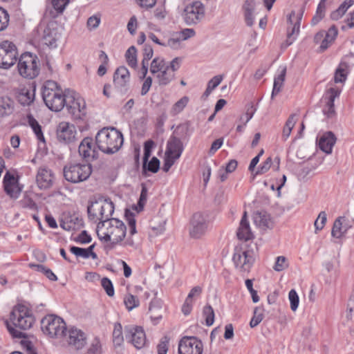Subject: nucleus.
I'll return each mask as SVG.
<instances>
[{
  "label": "nucleus",
  "mask_w": 354,
  "mask_h": 354,
  "mask_svg": "<svg viewBox=\"0 0 354 354\" xmlns=\"http://www.w3.org/2000/svg\"><path fill=\"white\" fill-rule=\"evenodd\" d=\"M154 146V142L152 140H147L144 145L143 162H148L151 154V150Z\"/></svg>",
  "instance_id": "774afa93"
},
{
  "label": "nucleus",
  "mask_w": 354,
  "mask_h": 354,
  "mask_svg": "<svg viewBox=\"0 0 354 354\" xmlns=\"http://www.w3.org/2000/svg\"><path fill=\"white\" fill-rule=\"evenodd\" d=\"M53 174L50 169L44 167L38 169L36 182L40 189H46L53 185Z\"/></svg>",
  "instance_id": "4be33fe9"
},
{
  "label": "nucleus",
  "mask_w": 354,
  "mask_h": 354,
  "mask_svg": "<svg viewBox=\"0 0 354 354\" xmlns=\"http://www.w3.org/2000/svg\"><path fill=\"white\" fill-rule=\"evenodd\" d=\"M68 333V344L70 345L73 346L76 349H81L85 346L86 343V336L81 330L71 328Z\"/></svg>",
  "instance_id": "a878e982"
},
{
  "label": "nucleus",
  "mask_w": 354,
  "mask_h": 354,
  "mask_svg": "<svg viewBox=\"0 0 354 354\" xmlns=\"http://www.w3.org/2000/svg\"><path fill=\"white\" fill-rule=\"evenodd\" d=\"M97 207L100 212V216H101V221L97 223V230H101L113 218L111 216L114 212L115 207L111 200L106 199L102 203H98V207Z\"/></svg>",
  "instance_id": "f3484780"
},
{
  "label": "nucleus",
  "mask_w": 354,
  "mask_h": 354,
  "mask_svg": "<svg viewBox=\"0 0 354 354\" xmlns=\"http://www.w3.org/2000/svg\"><path fill=\"white\" fill-rule=\"evenodd\" d=\"M341 91L337 88H330L325 96L326 104L322 109L323 113L327 118H332L335 114V100L340 95Z\"/></svg>",
  "instance_id": "aec40b11"
},
{
  "label": "nucleus",
  "mask_w": 354,
  "mask_h": 354,
  "mask_svg": "<svg viewBox=\"0 0 354 354\" xmlns=\"http://www.w3.org/2000/svg\"><path fill=\"white\" fill-rule=\"evenodd\" d=\"M101 285L108 296L113 297L114 295V287L112 281L109 278L103 277L101 280Z\"/></svg>",
  "instance_id": "4d7b16f0"
},
{
  "label": "nucleus",
  "mask_w": 354,
  "mask_h": 354,
  "mask_svg": "<svg viewBox=\"0 0 354 354\" xmlns=\"http://www.w3.org/2000/svg\"><path fill=\"white\" fill-rule=\"evenodd\" d=\"M160 160L156 157H153L151 160L147 162H143L142 169L143 172L146 174V171L151 173H157L160 169Z\"/></svg>",
  "instance_id": "79ce46f5"
},
{
  "label": "nucleus",
  "mask_w": 354,
  "mask_h": 354,
  "mask_svg": "<svg viewBox=\"0 0 354 354\" xmlns=\"http://www.w3.org/2000/svg\"><path fill=\"white\" fill-rule=\"evenodd\" d=\"M209 221L201 212L193 214L190 220L189 234L192 238L198 239L204 235L207 230Z\"/></svg>",
  "instance_id": "2eb2a0df"
},
{
  "label": "nucleus",
  "mask_w": 354,
  "mask_h": 354,
  "mask_svg": "<svg viewBox=\"0 0 354 354\" xmlns=\"http://www.w3.org/2000/svg\"><path fill=\"white\" fill-rule=\"evenodd\" d=\"M190 135L189 124L185 122L178 125L171 136L177 137L179 140H181L189 139Z\"/></svg>",
  "instance_id": "4c0bfd02"
},
{
  "label": "nucleus",
  "mask_w": 354,
  "mask_h": 354,
  "mask_svg": "<svg viewBox=\"0 0 354 354\" xmlns=\"http://www.w3.org/2000/svg\"><path fill=\"white\" fill-rule=\"evenodd\" d=\"M124 303L128 310H131L139 306L140 301L137 297L128 294L124 298Z\"/></svg>",
  "instance_id": "8fccbe9b"
},
{
  "label": "nucleus",
  "mask_w": 354,
  "mask_h": 354,
  "mask_svg": "<svg viewBox=\"0 0 354 354\" xmlns=\"http://www.w3.org/2000/svg\"><path fill=\"white\" fill-rule=\"evenodd\" d=\"M336 142L335 134L331 131H328L323 134L319 140V149L326 153H330L332 149Z\"/></svg>",
  "instance_id": "cd10ccee"
},
{
  "label": "nucleus",
  "mask_w": 354,
  "mask_h": 354,
  "mask_svg": "<svg viewBox=\"0 0 354 354\" xmlns=\"http://www.w3.org/2000/svg\"><path fill=\"white\" fill-rule=\"evenodd\" d=\"M304 11L301 10L299 13L295 14V11H292L288 17V23L292 26L291 31H288L287 34V38L285 42L282 44V46L286 48L290 46L296 39L297 35L299 32V28L301 25V21L303 17Z\"/></svg>",
  "instance_id": "dca6fc26"
},
{
  "label": "nucleus",
  "mask_w": 354,
  "mask_h": 354,
  "mask_svg": "<svg viewBox=\"0 0 354 354\" xmlns=\"http://www.w3.org/2000/svg\"><path fill=\"white\" fill-rule=\"evenodd\" d=\"M288 267L287 259L283 256H279L277 258L273 268L275 271L280 272Z\"/></svg>",
  "instance_id": "e2e57ef3"
},
{
  "label": "nucleus",
  "mask_w": 354,
  "mask_h": 354,
  "mask_svg": "<svg viewBox=\"0 0 354 354\" xmlns=\"http://www.w3.org/2000/svg\"><path fill=\"white\" fill-rule=\"evenodd\" d=\"M20 204L24 209H28L34 212L38 211V206L37 203L29 196H25L22 200H21Z\"/></svg>",
  "instance_id": "603ef678"
},
{
  "label": "nucleus",
  "mask_w": 354,
  "mask_h": 354,
  "mask_svg": "<svg viewBox=\"0 0 354 354\" xmlns=\"http://www.w3.org/2000/svg\"><path fill=\"white\" fill-rule=\"evenodd\" d=\"M3 183L4 191L8 196L13 198L19 197L21 189L18 186V180L13 174L7 171L3 177Z\"/></svg>",
  "instance_id": "6ab92c4d"
},
{
  "label": "nucleus",
  "mask_w": 354,
  "mask_h": 354,
  "mask_svg": "<svg viewBox=\"0 0 354 354\" xmlns=\"http://www.w3.org/2000/svg\"><path fill=\"white\" fill-rule=\"evenodd\" d=\"M203 344L201 339L195 336H184L178 343V354H202Z\"/></svg>",
  "instance_id": "ddd939ff"
},
{
  "label": "nucleus",
  "mask_w": 354,
  "mask_h": 354,
  "mask_svg": "<svg viewBox=\"0 0 354 354\" xmlns=\"http://www.w3.org/2000/svg\"><path fill=\"white\" fill-rule=\"evenodd\" d=\"M137 50L135 46H131L128 48L125 53L127 62L131 68L137 66Z\"/></svg>",
  "instance_id": "37998d69"
},
{
  "label": "nucleus",
  "mask_w": 354,
  "mask_h": 354,
  "mask_svg": "<svg viewBox=\"0 0 354 354\" xmlns=\"http://www.w3.org/2000/svg\"><path fill=\"white\" fill-rule=\"evenodd\" d=\"M65 106L74 120H82L86 115L85 100L73 91L68 90Z\"/></svg>",
  "instance_id": "6e6552de"
},
{
  "label": "nucleus",
  "mask_w": 354,
  "mask_h": 354,
  "mask_svg": "<svg viewBox=\"0 0 354 354\" xmlns=\"http://www.w3.org/2000/svg\"><path fill=\"white\" fill-rule=\"evenodd\" d=\"M84 225L82 218L75 214H65L60 221V226L65 230L72 231L80 229Z\"/></svg>",
  "instance_id": "412c9836"
},
{
  "label": "nucleus",
  "mask_w": 354,
  "mask_h": 354,
  "mask_svg": "<svg viewBox=\"0 0 354 354\" xmlns=\"http://www.w3.org/2000/svg\"><path fill=\"white\" fill-rule=\"evenodd\" d=\"M338 35V30L335 25L331 26L327 31H325L324 39L319 47V52L324 53L335 41Z\"/></svg>",
  "instance_id": "bb28decb"
},
{
  "label": "nucleus",
  "mask_w": 354,
  "mask_h": 354,
  "mask_svg": "<svg viewBox=\"0 0 354 354\" xmlns=\"http://www.w3.org/2000/svg\"><path fill=\"white\" fill-rule=\"evenodd\" d=\"M130 74L125 66L118 67L113 75V83L116 88L121 91H126L129 82Z\"/></svg>",
  "instance_id": "5701e85b"
},
{
  "label": "nucleus",
  "mask_w": 354,
  "mask_h": 354,
  "mask_svg": "<svg viewBox=\"0 0 354 354\" xmlns=\"http://www.w3.org/2000/svg\"><path fill=\"white\" fill-rule=\"evenodd\" d=\"M342 217L337 218L334 223L331 231V234L333 237L339 239L342 237L343 232H342V223L341 221Z\"/></svg>",
  "instance_id": "13d9d810"
},
{
  "label": "nucleus",
  "mask_w": 354,
  "mask_h": 354,
  "mask_svg": "<svg viewBox=\"0 0 354 354\" xmlns=\"http://www.w3.org/2000/svg\"><path fill=\"white\" fill-rule=\"evenodd\" d=\"M96 146L93 138L90 137H86L81 141L78 147V152L85 162L91 163V162L98 158L99 152Z\"/></svg>",
  "instance_id": "4468645a"
},
{
  "label": "nucleus",
  "mask_w": 354,
  "mask_h": 354,
  "mask_svg": "<svg viewBox=\"0 0 354 354\" xmlns=\"http://www.w3.org/2000/svg\"><path fill=\"white\" fill-rule=\"evenodd\" d=\"M18 102L23 106H29L35 99V90L30 91L24 88L17 95Z\"/></svg>",
  "instance_id": "72a5a7b5"
},
{
  "label": "nucleus",
  "mask_w": 354,
  "mask_h": 354,
  "mask_svg": "<svg viewBox=\"0 0 354 354\" xmlns=\"http://www.w3.org/2000/svg\"><path fill=\"white\" fill-rule=\"evenodd\" d=\"M165 68L166 64L165 59H160L159 57H156L152 60L151 63L150 72L152 74H156L164 70Z\"/></svg>",
  "instance_id": "de8ad7c7"
},
{
  "label": "nucleus",
  "mask_w": 354,
  "mask_h": 354,
  "mask_svg": "<svg viewBox=\"0 0 354 354\" xmlns=\"http://www.w3.org/2000/svg\"><path fill=\"white\" fill-rule=\"evenodd\" d=\"M96 206L98 207L97 201L91 202L87 207L88 219L93 223L101 221V216H100V212L96 209Z\"/></svg>",
  "instance_id": "a19ab883"
},
{
  "label": "nucleus",
  "mask_w": 354,
  "mask_h": 354,
  "mask_svg": "<svg viewBox=\"0 0 354 354\" xmlns=\"http://www.w3.org/2000/svg\"><path fill=\"white\" fill-rule=\"evenodd\" d=\"M286 73V68H285L281 71V73L278 75V77L274 78L273 88L271 94L272 98H273L281 91V87L285 80Z\"/></svg>",
  "instance_id": "ea45409f"
},
{
  "label": "nucleus",
  "mask_w": 354,
  "mask_h": 354,
  "mask_svg": "<svg viewBox=\"0 0 354 354\" xmlns=\"http://www.w3.org/2000/svg\"><path fill=\"white\" fill-rule=\"evenodd\" d=\"M354 4V0H346L340 4L337 10L332 12L330 18L333 20L337 21L342 18L346 13L347 10Z\"/></svg>",
  "instance_id": "e433bc0d"
},
{
  "label": "nucleus",
  "mask_w": 354,
  "mask_h": 354,
  "mask_svg": "<svg viewBox=\"0 0 354 354\" xmlns=\"http://www.w3.org/2000/svg\"><path fill=\"white\" fill-rule=\"evenodd\" d=\"M263 308L262 307H256L254 310V315L250 322L251 328L258 326L263 319Z\"/></svg>",
  "instance_id": "a18cd8bd"
},
{
  "label": "nucleus",
  "mask_w": 354,
  "mask_h": 354,
  "mask_svg": "<svg viewBox=\"0 0 354 354\" xmlns=\"http://www.w3.org/2000/svg\"><path fill=\"white\" fill-rule=\"evenodd\" d=\"M326 214L325 212L322 211L321 212L319 215H318V217L316 219V221H315V231H319V230H321L324 228L325 224H326Z\"/></svg>",
  "instance_id": "69168bd1"
},
{
  "label": "nucleus",
  "mask_w": 354,
  "mask_h": 354,
  "mask_svg": "<svg viewBox=\"0 0 354 354\" xmlns=\"http://www.w3.org/2000/svg\"><path fill=\"white\" fill-rule=\"evenodd\" d=\"M68 3L69 0H51L52 6L57 13H62Z\"/></svg>",
  "instance_id": "338daca9"
},
{
  "label": "nucleus",
  "mask_w": 354,
  "mask_h": 354,
  "mask_svg": "<svg viewBox=\"0 0 354 354\" xmlns=\"http://www.w3.org/2000/svg\"><path fill=\"white\" fill-rule=\"evenodd\" d=\"M106 225V232L101 234L100 230H97V234L101 241H111V248H113L124 241L127 234V227L118 218L111 219Z\"/></svg>",
  "instance_id": "20e7f679"
},
{
  "label": "nucleus",
  "mask_w": 354,
  "mask_h": 354,
  "mask_svg": "<svg viewBox=\"0 0 354 354\" xmlns=\"http://www.w3.org/2000/svg\"><path fill=\"white\" fill-rule=\"evenodd\" d=\"M169 337L167 335L162 337L157 345L158 354H167L169 348Z\"/></svg>",
  "instance_id": "864d4df0"
},
{
  "label": "nucleus",
  "mask_w": 354,
  "mask_h": 354,
  "mask_svg": "<svg viewBox=\"0 0 354 354\" xmlns=\"http://www.w3.org/2000/svg\"><path fill=\"white\" fill-rule=\"evenodd\" d=\"M189 102V97L184 96L178 100L172 106L171 113L173 115H176L180 113L184 108L187 106Z\"/></svg>",
  "instance_id": "3c124183"
},
{
  "label": "nucleus",
  "mask_w": 354,
  "mask_h": 354,
  "mask_svg": "<svg viewBox=\"0 0 354 354\" xmlns=\"http://www.w3.org/2000/svg\"><path fill=\"white\" fill-rule=\"evenodd\" d=\"M91 173L92 165L88 162H68L63 168L64 179L73 184L86 180Z\"/></svg>",
  "instance_id": "39448f33"
},
{
  "label": "nucleus",
  "mask_w": 354,
  "mask_h": 354,
  "mask_svg": "<svg viewBox=\"0 0 354 354\" xmlns=\"http://www.w3.org/2000/svg\"><path fill=\"white\" fill-rule=\"evenodd\" d=\"M180 36H178V33H175L172 35L171 38H169L167 42H165V45L163 46H169L173 49H177L180 46V44L181 41Z\"/></svg>",
  "instance_id": "680f3d73"
},
{
  "label": "nucleus",
  "mask_w": 354,
  "mask_h": 354,
  "mask_svg": "<svg viewBox=\"0 0 354 354\" xmlns=\"http://www.w3.org/2000/svg\"><path fill=\"white\" fill-rule=\"evenodd\" d=\"M254 222L261 229L266 230L272 225L270 216L266 212H259L254 216Z\"/></svg>",
  "instance_id": "58836bf2"
},
{
  "label": "nucleus",
  "mask_w": 354,
  "mask_h": 354,
  "mask_svg": "<svg viewBox=\"0 0 354 354\" xmlns=\"http://www.w3.org/2000/svg\"><path fill=\"white\" fill-rule=\"evenodd\" d=\"M205 16L203 4L198 1H193L186 6L183 14L185 23L188 26L198 24Z\"/></svg>",
  "instance_id": "9b49d317"
},
{
  "label": "nucleus",
  "mask_w": 354,
  "mask_h": 354,
  "mask_svg": "<svg viewBox=\"0 0 354 354\" xmlns=\"http://www.w3.org/2000/svg\"><path fill=\"white\" fill-rule=\"evenodd\" d=\"M59 37V36L56 30L47 27L44 30L42 41L44 45H46L50 48H55L57 46V42Z\"/></svg>",
  "instance_id": "c756f323"
},
{
  "label": "nucleus",
  "mask_w": 354,
  "mask_h": 354,
  "mask_svg": "<svg viewBox=\"0 0 354 354\" xmlns=\"http://www.w3.org/2000/svg\"><path fill=\"white\" fill-rule=\"evenodd\" d=\"M158 83L160 86H165L175 79V73L169 69L165 68L157 75Z\"/></svg>",
  "instance_id": "c9c22d12"
},
{
  "label": "nucleus",
  "mask_w": 354,
  "mask_h": 354,
  "mask_svg": "<svg viewBox=\"0 0 354 354\" xmlns=\"http://www.w3.org/2000/svg\"><path fill=\"white\" fill-rule=\"evenodd\" d=\"M9 20L10 16L7 10L0 7V32L6 29Z\"/></svg>",
  "instance_id": "5fc2aeb1"
},
{
  "label": "nucleus",
  "mask_w": 354,
  "mask_h": 354,
  "mask_svg": "<svg viewBox=\"0 0 354 354\" xmlns=\"http://www.w3.org/2000/svg\"><path fill=\"white\" fill-rule=\"evenodd\" d=\"M10 322L12 325L8 320L6 321L9 333L14 337L21 338L24 337L23 333L16 330L15 328L24 330H28L32 326L35 318L30 310L26 306L17 304L14 306L10 314Z\"/></svg>",
  "instance_id": "f257e3e1"
},
{
  "label": "nucleus",
  "mask_w": 354,
  "mask_h": 354,
  "mask_svg": "<svg viewBox=\"0 0 354 354\" xmlns=\"http://www.w3.org/2000/svg\"><path fill=\"white\" fill-rule=\"evenodd\" d=\"M349 65L346 62H340L334 74V82L335 83H344L349 74Z\"/></svg>",
  "instance_id": "2f4dec72"
},
{
  "label": "nucleus",
  "mask_w": 354,
  "mask_h": 354,
  "mask_svg": "<svg viewBox=\"0 0 354 354\" xmlns=\"http://www.w3.org/2000/svg\"><path fill=\"white\" fill-rule=\"evenodd\" d=\"M41 95L46 106L53 111L58 112L66 104L68 90L63 93L55 82L48 81L42 88Z\"/></svg>",
  "instance_id": "7ed1b4c3"
},
{
  "label": "nucleus",
  "mask_w": 354,
  "mask_h": 354,
  "mask_svg": "<svg viewBox=\"0 0 354 354\" xmlns=\"http://www.w3.org/2000/svg\"><path fill=\"white\" fill-rule=\"evenodd\" d=\"M113 344L114 347L121 348L124 343V336L122 333V326L119 322L114 324V328L113 331Z\"/></svg>",
  "instance_id": "f704fd0d"
},
{
  "label": "nucleus",
  "mask_w": 354,
  "mask_h": 354,
  "mask_svg": "<svg viewBox=\"0 0 354 354\" xmlns=\"http://www.w3.org/2000/svg\"><path fill=\"white\" fill-rule=\"evenodd\" d=\"M41 328L44 333L50 337H62L66 335V324L64 319L54 315H49L41 319Z\"/></svg>",
  "instance_id": "0eeeda50"
},
{
  "label": "nucleus",
  "mask_w": 354,
  "mask_h": 354,
  "mask_svg": "<svg viewBox=\"0 0 354 354\" xmlns=\"http://www.w3.org/2000/svg\"><path fill=\"white\" fill-rule=\"evenodd\" d=\"M162 307L160 301L158 299H153L150 302L149 307V313H150V319L153 324H158L162 318L161 313Z\"/></svg>",
  "instance_id": "7c9ffc66"
},
{
  "label": "nucleus",
  "mask_w": 354,
  "mask_h": 354,
  "mask_svg": "<svg viewBox=\"0 0 354 354\" xmlns=\"http://www.w3.org/2000/svg\"><path fill=\"white\" fill-rule=\"evenodd\" d=\"M140 243V239L137 236H128L126 240L122 243L124 247H131L133 249L138 248Z\"/></svg>",
  "instance_id": "6e6d98bb"
},
{
  "label": "nucleus",
  "mask_w": 354,
  "mask_h": 354,
  "mask_svg": "<svg viewBox=\"0 0 354 354\" xmlns=\"http://www.w3.org/2000/svg\"><path fill=\"white\" fill-rule=\"evenodd\" d=\"M27 119H28V124L32 129L38 141L45 143L46 140H45V138H44L42 129H41V126L39 124V123L37 122V120L31 114H28L27 115Z\"/></svg>",
  "instance_id": "473e14b6"
},
{
  "label": "nucleus",
  "mask_w": 354,
  "mask_h": 354,
  "mask_svg": "<svg viewBox=\"0 0 354 354\" xmlns=\"http://www.w3.org/2000/svg\"><path fill=\"white\" fill-rule=\"evenodd\" d=\"M123 142V134L115 127H104L95 136L97 147L106 154H113L118 151Z\"/></svg>",
  "instance_id": "f03ea898"
},
{
  "label": "nucleus",
  "mask_w": 354,
  "mask_h": 354,
  "mask_svg": "<svg viewBox=\"0 0 354 354\" xmlns=\"http://www.w3.org/2000/svg\"><path fill=\"white\" fill-rule=\"evenodd\" d=\"M99 58L102 61V64L100 65L97 69V75L102 77L106 73V66L109 63V57L104 51L101 50L100 53Z\"/></svg>",
  "instance_id": "09e8293b"
},
{
  "label": "nucleus",
  "mask_w": 354,
  "mask_h": 354,
  "mask_svg": "<svg viewBox=\"0 0 354 354\" xmlns=\"http://www.w3.org/2000/svg\"><path fill=\"white\" fill-rule=\"evenodd\" d=\"M148 189L145 184H142V189L138 201V212L142 211L147 200Z\"/></svg>",
  "instance_id": "bf43d9fd"
},
{
  "label": "nucleus",
  "mask_w": 354,
  "mask_h": 354,
  "mask_svg": "<svg viewBox=\"0 0 354 354\" xmlns=\"http://www.w3.org/2000/svg\"><path fill=\"white\" fill-rule=\"evenodd\" d=\"M76 131L74 125L68 122H60L57 129V138L60 142L70 143L75 138Z\"/></svg>",
  "instance_id": "a211bd4d"
},
{
  "label": "nucleus",
  "mask_w": 354,
  "mask_h": 354,
  "mask_svg": "<svg viewBox=\"0 0 354 354\" xmlns=\"http://www.w3.org/2000/svg\"><path fill=\"white\" fill-rule=\"evenodd\" d=\"M236 236L239 240L244 241L252 240L254 238V236L251 231L246 212H244L242 216L239 227L236 232Z\"/></svg>",
  "instance_id": "b1692460"
},
{
  "label": "nucleus",
  "mask_w": 354,
  "mask_h": 354,
  "mask_svg": "<svg viewBox=\"0 0 354 354\" xmlns=\"http://www.w3.org/2000/svg\"><path fill=\"white\" fill-rule=\"evenodd\" d=\"M295 124V115L292 114L289 116L287 121L286 122V124L283 127V133H282V138L284 140H286L292 131V129H293L294 126Z\"/></svg>",
  "instance_id": "c03bdc74"
},
{
  "label": "nucleus",
  "mask_w": 354,
  "mask_h": 354,
  "mask_svg": "<svg viewBox=\"0 0 354 354\" xmlns=\"http://www.w3.org/2000/svg\"><path fill=\"white\" fill-rule=\"evenodd\" d=\"M126 341L136 348H142L147 343V337L144 328L140 326L127 325L124 326Z\"/></svg>",
  "instance_id": "9d476101"
},
{
  "label": "nucleus",
  "mask_w": 354,
  "mask_h": 354,
  "mask_svg": "<svg viewBox=\"0 0 354 354\" xmlns=\"http://www.w3.org/2000/svg\"><path fill=\"white\" fill-rule=\"evenodd\" d=\"M235 268L241 273H248L252 267L254 259L250 251L236 248L232 257Z\"/></svg>",
  "instance_id": "f8f14e48"
},
{
  "label": "nucleus",
  "mask_w": 354,
  "mask_h": 354,
  "mask_svg": "<svg viewBox=\"0 0 354 354\" xmlns=\"http://www.w3.org/2000/svg\"><path fill=\"white\" fill-rule=\"evenodd\" d=\"M18 58L17 48L13 42L5 40L0 43V68H10Z\"/></svg>",
  "instance_id": "1a4fd4ad"
},
{
  "label": "nucleus",
  "mask_w": 354,
  "mask_h": 354,
  "mask_svg": "<svg viewBox=\"0 0 354 354\" xmlns=\"http://www.w3.org/2000/svg\"><path fill=\"white\" fill-rule=\"evenodd\" d=\"M203 315L205 319V324L207 326H210L214 324V311L213 308L207 304L203 309Z\"/></svg>",
  "instance_id": "49530a36"
},
{
  "label": "nucleus",
  "mask_w": 354,
  "mask_h": 354,
  "mask_svg": "<svg viewBox=\"0 0 354 354\" xmlns=\"http://www.w3.org/2000/svg\"><path fill=\"white\" fill-rule=\"evenodd\" d=\"M272 160L271 157H268L266 160L261 163L257 168L255 173L256 175H261L266 173L271 167Z\"/></svg>",
  "instance_id": "0e129e2a"
},
{
  "label": "nucleus",
  "mask_w": 354,
  "mask_h": 354,
  "mask_svg": "<svg viewBox=\"0 0 354 354\" xmlns=\"http://www.w3.org/2000/svg\"><path fill=\"white\" fill-rule=\"evenodd\" d=\"M15 102L8 96L0 97V118L11 115L15 111Z\"/></svg>",
  "instance_id": "c85d7f7f"
},
{
  "label": "nucleus",
  "mask_w": 354,
  "mask_h": 354,
  "mask_svg": "<svg viewBox=\"0 0 354 354\" xmlns=\"http://www.w3.org/2000/svg\"><path fill=\"white\" fill-rule=\"evenodd\" d=\"M184 147L181 140L178 138L170 136L167 143L165 155L179 158L183 151Z\"/></svg>",
  "instance_id": "393cba45"
},
{
  "label": "nucleus",
  "mask_w": 354,
  "mask_h": 354,
  "mask_svg": "<svg viewBox=\"0 0 354 354\" xmlns=\"http://www.w3.org/2000/svg\"><path fill=\"white\" fill-rule=\"evenodd\" d=\"M288 298L290 303V308L292 311H295L299 304V298L295 290L292 289L288 293Z\"/></svg>",
  "instance_id": "052dcab7"
},
{
  "label": "nucleus",
  "mask_w": 354,
  "mask_h": 354,
  "mask_svg": "<svg viewBox=\"0 0 354 354\" xmlns=\"http://www.w3.org/2000/svg\"><path fill=\"white\" fill-rule=\"evenodd\" d=\"M17 61V70L21 77L32 80L39 75V60L36 55L25 52L19 57Z\"/></svg>",
  "instance_id": "423d86ee"
}]
</instances>
